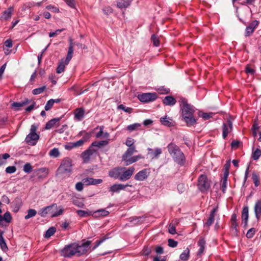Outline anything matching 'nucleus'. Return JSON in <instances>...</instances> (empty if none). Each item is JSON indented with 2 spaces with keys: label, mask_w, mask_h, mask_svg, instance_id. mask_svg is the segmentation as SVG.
<instances>
[{
  "label": "nucleus",
  "mask_w": 261,
  "mask_h": 261,
  "mask_svg": "<svg viewBox=\"0 0 261 261\" xmlns=\"http://www.w3.org/2000/svg\"><path fill=\"white\" fill-rule=\"evenodd\" d=\"M90 244V241H87L81 244L73 243L66 245L61 251V255L66 258L73 256H81L88 252Z\"/></svg>",
  "instance_id": "nucleus-1"
},
{
  "label": "nucleus",
  "mask_w": 261,
  "mask_h": 261,
  "mask_svg": "<svg viewBox=\"0 0 261 261\" xmlns=\"http://www.w3.org/2000/svg\"><path fill=\"white\" fill-rule=\"evenodd\" d=\"M179 102L181 107L183 120L186 122L188 126L194 125L196 123V120L193 117L195 112L193 106L189 104L187 100L185 98H181Z\"/></svg>",
  "instance_id": "nucleus-2"
},
{
  "label": "nucleus",
  "mask_w": 261,
  "mask_h": 261,
  "mask_svg": "<svg viewBox=\"0 0 261 261\" xmlns=\"http://www.w3.org/2000/svg\"><path fill=\"white\" fill-rule=\"evenodd\" d=\"M169 153L174 161L180 166H183L186 162V157L179 147L174 143H170L167 146Z\"/></svg>",
  "instance_id": "nucleus-3"
},
{
  "label": "nucleus",
  "mask_w": 261,
  "mask_h": 261,
  "mask_svg": "<svg viewBox=\"0 0 261 261\" xmlns=\"http://www.w3.org/2000/svg\"><path fill=\"white\" fill-rule=\"evenodd\" d=\"M72 161L69 158H64L57 170V175L62 177H69L72 172Z\"/></svg>",
  "instance_id": "nucleus-4"
},
{
  "label": "nucleus",
  "mask_w": 261,
  "mask_h": 261,
  "mask_svg": "<svg viewBox=\"0 0 261 261\" xmlns=\"http://www.w3.org/2000/svg\"><path fill=\"white\" fill-rule=\"evenodd\" d=\"M63 212V209L62 207L58 209L57 204L54 203L40 209L38 214L42 217H45L47 214L50 215L52 217H56L62 215Z\"/></svg>",
  "instance_id": "nucleus-5"
},
{
  "label": "nucleus",
  "mask_w": 261,
  "mask_h": 261,
  "mask_svg": "<svg viewBox=\"0 0 261 261\" xmlns=\"http://www.w3.org/2000/svg\"><path fill=\"white\" fill-rule=\"evenodd\" d=\"M212 181L205 174H201L198 178L197 188L202 193H207L211 188Z\"/></svg>",
  "instance_id": "nucleus-6"
},
{
  "label": "nucleus",
  "mask_w": 261,
  "mask_h": 261,
  "mask_svg": "<svg viewBox=\"0 0 261 261\" xmlns=\"http://www.w3.org/2000/svg\"><path fill=\"white\" fill-rule=\"evenodd\" d=\"M38 125L33 124L31 125L30 133L27 136L25 141L30 145H35L39 139V135L36 133Z\"/></svg>",
  "instance_id": "nucleus-7"
},
{
  "label": "nucleus",
  "mask_w": 261,
  "mask_h": 261,
  "mask_svg": "<svg viewBox=\"0 0 261 261\" xmlns=\"http://www.w3.org/2000/svg\"><path fill=\"white\" fill-rule=\"evenodd\" d=\"M138 98L141 102H149L155 100L157 95L155 93H144L139 94Z\"/></svg>",
  "instance_id": "nucleus-8"
},
{
  "label": "nucleus",
  "mask_w": 261,
  "mask_h": 261,
  "mask_svg": "<svg viewBox=\"0 0 261 261\" xmlns=\"http://www.w3.org/2000/svg\"><path fill=\"white\" fill-rule=\"evenodd\" d=\"M122 169L120 180V181H126L129 179L133 175L135 170L134 167H130L127 169L125 167H122Z\"/></svg>",
  "instance_id": "nucleus-9"
},
{
  "label": "nucleus",
  "mask_w": 261,
  "mask_h": 261,
  "mask_svg": "<svg viewBox=\"0 0 261 261\" xmlns=\"http://www.w3.org/2000/svg\"><path fill=\"white\" fill-rule=\"evenodd\" d=\"M150 173L148 169H144L138 172L134 178L136 180L143 181L147 178Z\"/></svg>",
  "instance_id": "nucleus-10"
},
{
  "label": "nucleus",
  "mask_w": 261,
  "mask_h": 261,
  "mask_svg": "<svg viewBox=\"0 0 261 261\" xmlns=\"http://www.w3.org/2000/svg\"><path fill=\"white\" fill-rule=\"evenodd\" d=\"M84 186L96 185L102 182L101 179H94L92 177H86L82 179Z\"/></svg>",
  "instance_id": "nucleus-11"
},
{
  "label": "nucleus",
  "mask_w": 261,
  "mask_h": 261,
  "mask_svg": "<svg viewBox=\"0 0 261 261\" xmlns=\"http://www.w3.org/2000/svg\"><path fill=\"white\" fill-rule=\"evenodd\" d=\"M232 130V123L228 120L227 123H224L223 124V133L222 136L224 139H225L228 134L230 133Z\"/></svg>",
  "instance_id": "nucleus-12"
},
{
  "label": "nucleus",
  "mask_w": 261,
  "mask_h": 261,
  "mask_svg": "<svg viewBox=\"0 0 261 261\" xmlns=\"http://www.w3.org/2000/svg\"><path fill=\"white\" fill-rule=\"evenodd\" d=\"M130 185H123L121 184H116L111 186L109 188V191L112 193H118L121 190H124L127 187H132Z\"/></svg>",
  "instance_id": "nucleus-13"
},
{
  "label": "nucleus",
  "mask_w": 261,
  "mask_h": 261,
  "mask_svg": "<svg viewBox=\"0 0 261 261\" xmlns=\"http://www.w3.org/2000/svg\"><path fill=\"white\" fill-rule=\"evenodd\" d=\"M122 167H115L109 172V176L114 179L120 180L121 174Z\"/></svg>",
  "instance_id": "nucleus-14"
},
{
  "label": "nucleus",
  "mask_w": 261,
  "mask_h": 261,
  "mask_svg": "<svg viewBox=\"0 0 261 261\" xmlns=\"http://www.w3.org/2000/svg\"><path fill=\"white\" fill-rule=\"evenodd\" d=\"M96 151L94 149L91 148L90 146L88 149L82 152L81 157L83 160L84 163H88L90 160L91 156Z\"/></svg>",
  "instance_id": "nucleus-15"
},
{
  "label": "nucleus",
  "mask_w": 261,
  "mask_h": 261,
  "mask_svg": "<svg viewBox=\"0 0 261 261\" xmlns=\"http://www.w3.org/2000/svg\"><path fill=\"white\" fill-rule=\"evenodd\" d=\"M85 110L83 108H79L74 111V118L77 121H81L85 117Z\"/></svg>",
  "instance_id": "nucleus-16"
},
{
  "label": "nucleus",
  "mask_w": 261,
  "mask_h": 261,
  "mask_svg": "<svg viewBox=\"0 0 261 261\" xmlns=\"http://www.w3.org/2000/svg\"><path fill=\"white\" fill-rule=\"evenodd\" d=\"M259 22L257 20L252 21L246 28L245 36H249L253 33L255 29L258 26Z\"/></svg>",
  "instance_id": "nucleus-17"
},
{
  "label": "nucleus",
  "mask_w": 261,
  "mask_h": 261,
  "mask_svg": "<svg viewBox=\"0 0 261 261\" xmlns=\"http://www.w3.org/2000/svg\"><path fill=\"white\" fill-rule=\"evenodd\" d=\"M229 174V171L226 170L223 173V175L220 181V185L222 191L225 193L227 189V178Z\"/></svg>",
  "instance_id": "nucleus-18"
},
{
  "label": "nucleus",
  "mask_w": 261,
  "mask_h": 261,
  "mask_svg": "<svg viewBox=\"0 0 261 261\" xmlns=\"http://www.w3.org/2000/svg\"><path fill=\"white\" fill-rule=\"evenodd\" d=\"M99 129V131L96 133L95 134V137L96 138H100L101 137H102L103 138L108 139L110 137V134L108 132H103L104 129V126H97L95 129Z\"/></svg>",
  "instance_id": "nucleus-19"
},
{
  "label": "nucleus",
  "mask_w": 261,
  "mask_h": 261,
  "mask_svg": "<svg viewBox=\"0 0 261 261\" xmlns=\"http://www.w3.org/2000/svg\"><path fill=\"white\" fill-rule=\"evenodd\" d=\"M217 212V207H214L211 211L210 216L207 220V221L205 223L204 225L209 227L211 226L215 220V214Z\"/></svg>",
  "instance_id": "nucleus-20"
},
{
  "label": "nucleus",
  "mask_w": 261,
  "mask_h": 261,
  "mask_svg": "<svg viewBox=\"0 0 261 261\" xmlns=\"http://www.w3.org/2000/svg\"><path fill=\"white\" fill-rule=\"evenodd\" d=\"M13 11L14 9L13 7H9L7 10L3 12L1 17V20H7L10 19L13 13Z\"/></svg>",
  "instance_id": "nucleus-21"
},
{
  "label": "nucleus",
  "mask_w": 261,
  "mask_h": 261,
  "mask_svg": "<svg viewBox=\"0 0 261 261\" xmlns=\"http://www.w3.org/2000/svg\"><path fill=\"white\" fill-rule=\"evenodd\" d=\"M254 211L255 217L258 220L261 217V200H258L255 203Z\"/></svg>",
  "instance_id": "nucleus-22"
},
{
  "label": "nucleus",
  "mask_w": 261,
  "mask_h": 261,
  "mask_svg": "<svg viewBox=\"0 0 261 261\" xmlns=\"http://www.w3.org/2000/svg\"><path fill=\"white\" fill-rule=\"evenodd\" d=\"M137 151L136 147H128L122 156V161H125Z\"/></svg>",
  "instance_id": "nucleus-23"
},
{
  "label": "nucleus",
  "mask_w": 261,
  "mask_h": 261,
  "mask_svg": "<svg viewBox=\"0 0 261 261\" xmlns=\"http://www.w3.org/2000/svg\"><path fill=\"white\" fill-rule=\"evenodd\" d=\"M237 215L233 214L231 217V228L232 231L237 235L238 233Z\"/></svg>",
  "instance_id": "nucleus-24"
},
{
  "label": "nucleus",
  "mask_w": 261,
  "mask_h": 261,
  "mask_svg": "<svg viewBox=\"0 0 261 261\" xmlns=\"http://www.w3.org/2000/svg\"><path fill=\"white\" fill-rule=\"evenodd\" d=\"M143 158L144 157L141 154H138L133 156H131L124 162L125 165L128 166Z\"/></svg>",
  "instance_id": "nucleus-25"
},
{
  "label": "nucleus",
  "mask_w": 261,
  "mask_h": 261,
  "mask_svg": "<svg viewBox=\"0 0 261 261\" xmlns=\"http://www.w3.org/2000/svg\"><path fill=\"white\" fill-rule=\"evenodd\" d=\"M31 100L28 98L25 99L21 102H14L12 104V107L14 108L16 111L19 110V108L24 106L29 103Z\"/></svg>",
  "instance_id": "nucleus-26"
},
{
  "label": "nucleus",
  "mask_w": 261,
  "mask_h": 261,
  "mask_svg": "<svg viewBox=\"0 0 261 261\" xmlns=\"http://www.w3.org/2000/svg\"><path fill=\"white\" fill-rule=\"evenodd\" d=\"M73 53V43L72 42V41L71 40L70 43L69 44V46L68 48L67 55L66 59L64 60V61H65V64H69L70 61L71 60V59L72 57Z\"/></svg>",
  "instance_id": "nucleus-27"
},
{
  "label": "nucleus",
  "mask_w": 261,
  "mask_h": 261,
  "mask_svg": "<svg viewBox=\"0 0 261 261\" xmlns=\"http://www.w3.org/2000/svg\"><path fill=\"white\" fill-rule=\"evenodd\" d=\"M163 102L166 106H173L176 103V100L172 96H167L163 99Z\"/></svg>",
  "instance_id": "nucleus-28"
},
{
  "label": "nucleus",
  "mask_w": 261,
  "mask_h": 261,
  "mask_svg": "<svg viewBox=\"0 0 261 261\" xmlns=\"http://www.w3.org/2000/svg\"><path fill=\"white\" fill-rule=\"evenodd\" d=\"M61 120V118H53L48 121L45 126V129H50L53 127L57 122H59Z\"/></svg>",
  "instance_id": "nucleus-29"
},
{
  "label": "nucleus",
  "mask_w": 261,
  "mask_h": 261,
  "mask_svg": "<svg viewBox=\"0 0 261 261\" xmlns=\"http://www.w3.org/2000/svg\"><path fill=\"white\" fill-rule=\"evenodd\" d=\"M148 150L149 153L150 154L152 159L158 158L162 152V149L159 148H155L154 150L148 148Z\"/></svg>",
  "instance_id": "nucleus-30"
},
{
  "label": "nucleus",
  "mask_w": 261,
  "mask_h": 261,
  "mask_svg": "<svg viewBox=\"0 0 261 261\" xmlns=\"http://www.w3.org/2000/svg\"><path fill=\"white\" fill-rule=\"evenodd\" d=\"M190 250L188 247L179 255V258L182 261H187L190 257Z\"/></svg>",
  "instance_id": "nucleus-31"
},
{
  "label": "nucleus",
  "mask_w": 261,
  "mask_h": 261,
  "mask_svg": "<svg viewBox=\"0 0 261 261\" xmlns=\"http://www.w3.org/2000/svg\"><path fill=\"white\" fill-rule=\"evenodd\" d=\"M37 171L39 178H45L48 174V169L45 167L40 168L38 169Z\"/></svg>",
  "instance_id": "nucleus-32"
},
{
  "label": "nucleus",
  "mask_w": 261,
  "mask_h": 261,
  "mask_svg": "<svg viewBox=\"0 0 261 261\" xmlns=\"http://www.w3.org/2000/svg\"><path fill=\"white\" fill-rule=\"evenodd\" d=\"M109 143V140H101L100 141L93 142L91 146L97 147L98 148H101L102 147L107 146Z\"/></svg>",
  "instance_id": "nucleus-33"
},
{
  "label": "nucleus",
  "mask_w": 261,
  "mask_h": 261,
  "mask_svg": "<svg viewBox=\"0 0 261 261\" xmlns=\"http://www.w3.org/2000/svg\"><path fill=\"white\" fill-rule=\"evenodd\" d=\"M205 243V241L203 238H201L198 242V245L199 247L198 252L199 255L202 254L204 251Z\"/></svg>",
  "instance_id": "nucleus-34"
},
{
  "label": "nucleus",
  "mask_w": 261,
  "mask_h": 261,
  "mask_svg": "<svg viewBox=\"0 0 261 261\" xmlns=\"http://www.w3.org/2000/svg\"><path fill=\"white\" fill-rule=\"evenodd\" d=\"M3 232L0 231V247L3 251L7 252L8 250V247L3 236Z\"/></svg>",
  "instance_id": "nucleus-35"
},
{
  "label": "nucleus",
  "mask_w": 261,
  "mask_h": 261,
  "mask_svg": "<svg viewBox=\"0 0 261 261\" xmlns=\"http://www.w3.org/2000/svg\"><path fill=\"white\" fill-rule=\"evenodd\" d=\"M130 5V1L128 0H120L117 2V7L120 9L126 8Z\"/></svg>",
  "instance_id": "nucleus-36"
},
{
  "label": "nucleus",
  "mask_w": 261,
  "mask_h": 261,
  "mask_svg": "<svg viewBox=\"0 0 261 261\" xmlns=\"http://www.w3.org/2000/svg\"><path fill=\"white\" fill-rule=\"evenodd\" d=\"M160 121H161V123L165 126H173L172 119H171L169 117H167V116H166L165 117H161L160 118Z\"/></svg>",
  "instance_id": "nucleus-37"
},
{
  "label": "nucleus",
  "mask_w": 261,
  "mask_h": 261,
  "mask_svg": "<svg viewBox=\"0 0 261 261\" xmlns=\"http://www.w3.org/2000/svg\"><path fill=\"white\" fill-rule=\"evenodd\" d=\"M248 207L247 206H244L242 212V221H248L249 217Z\"/></svg>",
  "instance_id": "nucleus-38"
},
{
  "label": "nucleus",
  "mask_w": 261,
  "mask_h": 261,
  "mask_svg": "<svg viewBox=\"0 0 261 261\" xmlns=\"http://www.w3.org/2000/svg\"><path fill=\"white\" fill-rule=\"evenodd\" d=\"M141 126V124L139 123H135L132 124H130L126 127V129L129 132H132L133 131L139 129Z\"/></svg>",
  "instance_id": "nucleus-39"
},
{
  "label": "nucleus",
  "mask_w": 261,
  "mask_h": 261,
  "mask_svg": "<svg viewBox=\"0 0 261 261\" xmlns=\"http://www.w3.org/2000/svg\"><path fill=\"white\" fill-rule=\"evenodd\" d=\"M67 64H65V61L64 59H62L57 67V73H61L63 72L65 70V65Z\"/></svg>",
  "instance_id": "nucleus-40"
},
{
  "label": "nucleus",
  "mask_w": 261,
  "mask_h": 261,
  "mask_svg": "<svg viewBox=\"0 0 261 261\" xmlns=\"http://www.w3.org/2000/svg\"><path fill=\"white\" fill-rule=\"evenodd\" d=\"M252 179L253 180L254 186L256 187L260 185V177L255 172L252 173Z\"/></svg>",
  "instance_id": "nucleus-41"
},
{
  "label": "nucleus",
  "mask_w": 261,
  "mask_h": 261,
  "mask_svg": "<svg viewBox=\"0 0 261 261\" xmlns=\"http://www.w3.org/2000/svg\"><path fill=\"white\" fill-rule=\"evenodd\" d=\"M56 228L54 227H51L49 229H48L44 234V238H49L51 236H53L54 233L56 232Z\"/></svg>",
  "instance_id": "nucleus-42"
},
{
  "label": "nucleus",
  "mask_w": 261,
  "mask_h": 261,
  "mask_svg": "<svg viewBox=\"0 0 261 261\" xmlns=\"http://www.w3.org/2000/svg\"><path fill=\"white\" fill-rule=\"evenodd\" d=\"M255 0H232V2L233 4L235 3L237 1H238V3L242 5H252L255 2Z\"/></svg>",
  "instance_id": "nucleus-43"
},
{
  "label": "nucleus",
  "mask_w": 261,
  "mask_h": 261,
  "mask_svg": "<svg viewBox=\"0 0 261 261\" xmlns=\"http://www.w3.org/2000/svg\"><path fill=\"white\" fill-rule=\"evenodd\" d=\"M261 156V150L259 148L255 149L252 153V158L254 160H257Z\"/></svg>",
  "instance_id": "nucleus-44"
},
{
  "label": "nucleus",
  "mask_w": 261,
  "mask_h": 261,
  "mask_svg": "<svg viewBox=\"0 0 261 261\" xmlns=\"http://www.w3.org/2000/svg\"><path fill=\"white\" fill-rule=\"evenodd\" d=\"M95 217L97 216H106L109 214V212L103 209L99 210L94 213Z\"/></svg>",
  "instance_id": "nucleus-45"
},
{
  "label": "nucleus",
  "mask_w": 261,
  "mask_h": 261,
  "mask_svg": "<svg viewBox=\"0 0 261 261\" xmlns=\"http://www.w3.org/2000/svg\"><path fill=\"white\" fill-rule=\"evenodd\" d=\"M76 213L80 217H85L91 215L92 213L88 211L77 210Z\"/></svg>",
  "instance_id": "nucleus-46"
},
{
  "label": "nucleus",
  "mask_w": 261,
  "mask_h": 261,
  "mask_svg": "<svg viewBox=\"0 0 261 261\" xmlns=\"http://www.w3.org/2000/svg\"><path fill=\"white\" fill-rule=\"evenodd\" d=\"M135 142V140L134 139L130 137H127L126 138L125 144L128 147H136Z\"/></svg>",
  "instance_id": "nucleus-47"
},
{
  "label": "nucleus",
  "mask_w": 261,
  "mask_h": 261,
  "mask_svg": "<svg viewBox=\"0 0 261 261\" xmlns=\"http://www.w3.org/2000/svg\"><path fill=\"white\" fill-rule=\"evenodd\" d=\"M37 214V212L34 209H29L28 211V214L25 216L24 219L27 220L30 218L34 217Z\"/></svg>",
  "instance_id": "nucleus-48"
},
{
  "label": "nucleus",
  "mask_w": 261,
  "mask_h": 261,
  "mask_svg": "<svg viewBox=\"0 0 261 261\" xmlns=\"http://www.w3.org/2000/svg\"><path fill=\"white\" fill-rule=\"evenodd\" d=\"M256 231V230L255 228H251L249 229L247 231V233L246 234V237L248 239L252 238L254 236Z\"/></svg>",
  "instance_id": "nucleus-49"
},
{
  "label": "nucleus",
  "mask_w": 261,
  "mask_h": 261,
  "mask_svg": "<svg viewBox=\"0 0 261 261\" xmlns=\"http://www.w3.org/2000/svg\"><path fill=\"white\" fill-rule=\"evenodd\" d=\"M46 89V86H43L41 87L36 88L32 91V93L34 95H38L42 93Z\"/></svg>",
  "instance_id": "nucleus-50"
},
{
  "label": "nucleus",
  "mask_w": 261,
  "mask_h": 261,
  "mask_svg": "<svg viewBox=\"0 0 261 261\" xmlns=\"http://www.w3.org/2000/svg\"><path fill=\"white\" fill-rule=\"evenodd\" d=\"M3 220L7 223H10L12 220V217L9 212H6L3 217Z\"/></svg>",
  "instance_id": "nucleus-51"
},
{
  "label": "nucleus",
  "mask_w": 261,
  "mask_h": 261,
  "mask_svg": "<svg viewBox=\"0 0 261 261\" xmlns=\"http://www.w3.org/2000/svg\"><path fill=\"white\" fill-rule=\"evenodd\" d=\"M49 154L51 156H54L55 158H57V157H58L59 155L60 152H59L58 148H54L52 149L49 151Z\"/></svg>",
  "instance_id": "nucleus-52"
},
{
  "label": "nucleus",
  "mask_w": 261,
  "mask_h": 261,
  "mask_svg": "<svg viewBox=\"0 0 261 261\" xmlns=\"http://www.w3.org/2000/svg\"><path fill=\"white\" fill-rule=\"evenodd\" d=\"M53 105H54L53 99H51L49 100L48 101H47V102L44 107L45 110V111L50 110L52 108Z\"/></svg>",
  "instance_id": "nucleus-53"
},
{
  "label": "nucleus",
  "mask_w": 261,
  "mask_h": 261,
  "mask_svg": "<svg viewBox=\"0 0 261 261\" xmlns=\"http://www.w3.org/2000/svg\"><path fill=\"white\" fill-rule=\"evenodd\" d=\"M168 231L170 234H175L176 231V225L174 224L170 223L168 228Z\"/></svg>",
  "instance_id": "nucleus-54"
},
{
  "label": "nucleus",
  "mask_w": 261,
  "mask_h": 261,
  "mask_svg": "<svg viewBox=\"0 0 261 261\" xmlns=\"http://www.w3.org/2000/svg\"><path fill=\"white\" fill-rule=\"evenodd\" d=\"M32 169V166L30 163H27L23 166V171L27 173L31 172Z\"/></svg>",
  "instance_id": "nucleus-55"
},
{
  "label": "nucleus",
  "mask_w": 261,
  "mask_h": 261,
  "mask_svg": "<svg viewBox=\"0 0 261 261\" xmlns=\"http://www.w3.org/2000/svg\"><path fill=\"white\" fill-rule=\"evenodd\" d=\"M151 249L150 247L144 246L142 250L141 253L143 255H148L151 253Z\"/></svg>",
  "instance_id": "nucleus-56"
},
{
  "label": "nucleus",
  "mask_w": 261,
  "mask_h": 261,
  "mask_svg": "<svg viewBox=\"0 0 261 261\" xmlns=\"http://www.w3.org/2000/svg\"><path fill=\"white\" fill-rule=\"evenodd\" d=\"M151 39L153 42V44L155 46H158L160 45V41L158 37L153 34L151 36Z\"/></svg>",
  "instance_id": "nucleus-57"
},
{
  "label": "nucleus",
  "mask_w": 261,
  "mask_h": 261,
  "mask_svg": "<svg viewBox=\"0 0 261 261\" xmlns=\"http://www.w3.org/2000/svg\"><path fill=\"white\" fill-rule=\"evenodd\" d=\"M168 246L170 247L174 248V247H176L177 246V244H178L177 242L175 241L173 239H168Z\"/></svg>",
  "instance_id": "nucleus-58"
},
{
  "label": "nucleus",
  "mask_w": 261,
  "mask_h": 261,
  "mask_svg": "<svg viewBox=\"0 0 261 261\" xmlns=\"http://www.w3.org/2000/svg\"><path fill=\"white\" fill-rule=\"evenodd\" d=\"M108 238V237H103L102 238H101L100 239H99V240H97L96 242H95V246H94L93 248L94 249H95L98 246H99L102 243H103L105 240H106Z\"/></svg>",
  "instance_id": "nucleus-59"
},
{
  "label": "nucleus",
  "mask_w": 261,
  "mask_h": 261,
  "mask_svg": "<svg viewBox=\"0 0 261 261\" xmlns=\"http://www.w3.org/2000/svg\"><path fill=\"white\" fill-rule=\"evenodd\" d=\"M84 186L83 181L77 182L75 186V188L77 191H82L83 190Z\"/></svg>",
  "instance_id": "nucleus-60"
},
{
  "label": "nucleus",
  "mask_w": 261,
  "mask_h": 261,
  "mask_svg": "<svg viewBox=\"0 0 261 261\" xmlns=\"http://www.w3.org/2000/svg\"><path fill=\"white\" fill-rule=\"evenodd\" d=\"M65 30V29H58L55 32H50L49 33V37H54L56 36L57 35H59L60 33H61L62 31H63Z\"/></svg>",
  "instance_id": "nucleus-61"
},
{
  "label": "nucleus",
  "mask_w": 261,
  "mask_h": 261,
  "mask_svg": "<svg viewBox=\"0 0 261 261\" xmlns=\"http://www.w3.org/2000/svg\"><path fill=\"white\" fill-rule=\"evenodd\" d=\"M102 11L103 13L107 15L111 14L113 12V9L109 6L105 7L102 9Z\"/></svg>",
  "instance_id": "nucleus-62"
},
{
  "label": "nucleus",
  "mask_w": 261,
  "mask_h": 261,
  "mask_svg": "<svg viewBox=\"0 0 261 261\" xmlns=\"http://www.w3.org/2000/svg\"><path fill=\"white\" fill-rule=\"evenodd\" d=\"M16 170V168L14 166H9L6 168V172L7 173H14Z\"/></svg>",
  "instance_id": "nucleus-63"
},
{
  "label": "nucleus",
  "mask_w": 261,
  "mask_h": 261,
  "mask_svg": "<svg viewBox=\"0 0 261 261\" xmlns=\"http://www.w3.org/2000/svg\"><path fill=\"white\" fill-rule=\"evenodd\" d=\"M118 108L119 109L122 110L124 111L127 112V113H130L132 111V109L130 108L126 107L123 105H119L118 107Z\"/></svg>",
  "instance_id": "nucleus-64"
}]
</instances>
